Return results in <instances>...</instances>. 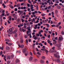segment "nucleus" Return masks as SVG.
Listing matches in <instances>:
<instances>
[{"label":"nucleus","mask_w":64,"mask_h":64,"mask_svg":"<svg viewBox=\"0 0 64 64\" xmlns=\"http://www.w3.org/2000/svg\"><path fill=\"white\" fill-rule=\"evenodd\" d=\"M21 9L22 10V9H24V10H25V9H26V6H24V7L22 6L21 7Z\"/></svg>","instance_id":"nucleus-11"},{"label":"nucleus","mask_w":64,"mask_h":64,"mask_svg":"<svg viewBox=\"0 0 64 64\" xmlns=\"http://www.w3.org/2000/svg\"><path fill=\"white\" fill-rule=\"evenodd\" d=\"M26 45H28V40L26 39Z\"/></svg>","instance_id":"nucleus-34"},{"label":"nucleus","mask_w":64,"mask_h":64,"mask_svg":"<svg viewBox=\"0 0 64 64\" xmlns=\"http://www.w3.org/2000/svg\"><path fill=\"white\" fill-rule=\"evenodd\" d=\"M36 36H40V34H36Z\"/></svg>","instance_id":"nucleus-62"},{"label":"nucleus","mask_w":64,"mask_h":64,"mask_svg":"<svg viewBox=\"0 0 64 64\" xmlns=\"http://www.w3.org/2000/svg\"><path fill=\"white\" fill-rule=\"evenodd\" d=\"M17 36H18V34L17 33H16L15 34L14 37H17Z\"/></svg>","instance_id":"nucleus-30"},{"label":"nucleus","mask_w":64,"mask_h":64,"mask_svg":"<svg viewBox=\"0 0 64 64\" xmlns=\"http://www.w3.org/2000/svg\"><path fill=\"white\" fill-rule=\"evenodd\" d=\"M57 43V42H54L53 43V44H56Z\"/></svg>","instance_id":"nucleus-58"},{"label":"nucleus","mask_w":64,"mask_h":64,"mask_svg":"<svg viewBox=\"0 0 64 64\" xmlns=\"http://www.w3.org/2000/svg\"><path fill=\"white\" fill-rule=\"evenodd\" d=\"M8 18L9 19L8 20L9 21H11V20H12V17L11 16H8Z\"/></svg>","instance_id":"nucleus-15"},{"label":"nucleus","mask_w":64,"mask_h":64,"mask_svg":"<svg viewBox=\"0 0 64 64\" xmlns=\"http://www.w3.org/2000/svg\"><path fill=\"white\" fill-rule=\"evenodd\" d=\"M17 32V30H14V32H13L14 34H15Z\"/></svg>","instance_id":"nucleus-40"},{"label":"nucleus","mask_w":64,"mask_h":64,"mask_svg":"<svg viewBox=\"0 0 64 64\" xmlns=\"http://www.w3.org/2000/svg\"><path fill=\"white\" fill-rule=\"evenodd\" d=\"M21 20L22 22H24V20L22 18Z\"/></svg>","instance_id":"nucleus-43"},{"label":"nucleus","mask_w":64,"mask_h":64,"mask_svg":"<svg viewBox=\"0 0 64 64\" xmlns=\"http://www.w3.org/2000/svg\"><path fill=\"white\" fill-rule=\"evenodd\" d=\"M28 2L29 3H30V4H32L31 3V1L30 0L28 1Z\"/></svg>","instance_id":"nucleus-46"},{"label":"nucleus","mask_w":64,"mask_h":64,"mask_svg":"<svg viewBox=\"0 0 64 64\" xmlns=\"http://www.w3.org/2000/svg\"><path fill=\"white\" fill-rule=\"evenodd\" d=\"M59 26V25L57 24L55 26V27H58Z\"/></svg>","instance_id":"nucleus-47"},{"label":"nucleus","mask_w":64,"mask_h":64,"mask_svg":"<svg viewBox=\"0 0 64 64\" xmlns=\"http://www.w3.org/2000/svg\"><path fill=\"white\" fill-rule=\"evenodd\" d=\"M3 54V52L2 51H1L0 52V55H1L2 54Z\"/></svg>","instance_id":"nucleus-49"},{"label":"nucleus","mask_w":64,"mask_h":64,"mask_svg":"<svg viewBox=\"0 0 64 64\" xmlns=\"http://www.w3.org/2000/svg\"><path fill=\"white\" fill-rule=\"evenodd\" d=\"M17 16H16L14 17V19L15 20H16L17 19Z\"/></svg>","instance_id":"nucleus-25"},{"label":"nucleus","mask_w":64,"mask_h":64,"mask_svg":"<svg viewBox=\"0 0 64 64\" xmlns=\"http://www.w3.org/2000/svg\"><path fill=\"white\" fill-rule=\"evenodd\" d=\"M8 37H10V35H11V34H10V33H8Z\"/></svg>","instance_id":"nucleus-53"},{"label":"nucleus","mask_w":64,"mask_h":64,"mask_svg":"<svg viewBox=\"0 0 64 64\" xmlns=\"http://www.w3.org/2000/svg\"><path fill=\"white\" fill-rule=\"evenodd\" d=\"M20 4L18 3V4L17 5H16V7H20Z\"/></svg>","instance_id":"nucleus-18"},{"label":"nucleus","mask_w":64,"mask_h":64,"mask_svg":"<svg viewBox=\"0 0 64 64\" xmlns=\"http://www.w3.org/2000/svg\"><path fill=\"white\" fill-rule=\"evenodd\" d=\"M58 12H59V11H58V10H55V13L56 14H57L58 13Z\"/></svg>","instance_id":"nucleus-20"},{"label":"nucleus","mask_w":64,"mask_h":64,"mask_svg":"<svg viewBox=\"0 0 64 64\" xmlns=\"http://www.w3.org/2000/svg\"><path fill=\"white\" fill-rule=\"evenodd\" d=\"M41 50H42V51H46V49L45 48H42L41 49Z\"/></svg>","instance_id":"nucleus-33"},{"label":"nucleus","mask_w":64,"mask_h":64,"mask_svg":"<svg viewBox=\"0 0 64 64\" xmlns=\"http://www.w3.org/2000/svg\"><path fill=\"white\" fill-rule=\"evenodd\" d=\"M50 10L51 11H53V9L51 8L50 9Z\"/></svg>","instance_id":"nucleus-54"},{"label":"nucleus","mask_w":64,"mask_h":64,"mask_svg":"<svg viewBox=\"0 0 64 64\" xmlns=\"http://www.w3.org/2000/svg\"><path fill=\"white\" fill-rule=\"evenodd\" d=\"M17 10H18L17 8H16L14 9V11H17Z\"/></svg>","instance_id":"nucleus-44"},{"label":"nucleus","mask_w":64,"mask_h":64,"mask_svg":"<svg viewBox=\"0 0 64 64\" xmlns=\"http://www.w3.org/2000/svg\"><path fill=\"white\" fill-rule=\"evenodd\" d=\"M57 61L58 63H59L60 62V60L59 59H57Z\"/></svg>","instance_id":"nucleus-27"},{"label":"nucleus","mask_w":64,"mask_h":64,"mask_svg":"<svg viewBox=\"0 0 64 64\" xmlns=\"http://www.w3.org/2000/svg\"><path fill=\"white\" fill-rule=\"evenodd\" d=\"M2 16H0V19L1 20V21H0V24L1 25H2V21H3V20L2 19Z\"/></svg>","instance_id":"nucleus-6"},{"label":"nucleus","mask_w":64,"mask_h":64,"mask_svg":"<svg viewBox=\"0 0 64 64\" xmlns=\"http://www.w3.org/2000/svg\"><path fill=\"white\" fill-rule=\"evenodd\" d=\"M0 49H1L2 50H3V46H2L1 47H0Z\"/></svg>","instance_id":"nucleus-39"},{"label":"nucleus","mask_w":64,"mask_h":64,"mask_svg":"<svg viewBox=\"0 0 64 64\" xmlns=\"http://www.w3.org/2000/svg\"><path fill=\"white\" fill-rule=\"evenodd\" d=\"M32 59H33V58H32V56H30L29 60L30 61H31Z\"/></svg>","instance_id":"nucleus-19"},{"label":"nucleus","mask_w":64,"mask_h":64,"mask_svg":"<svg viewBox=\"0 0 64 64\" xmlns=\"http://www.w3.org/2000/svg\"><path fill=\"white\" fill-rule=\"evenodd\" d=\"M43 32V30H40V31L39 32H38L39 34H41V32Z\"/></svg>","instance_id":"nucleus-14"},{"label":"nucleus","mask_w":64,"mask_h":64,"mask_svg":"<svg viewBox=\"0 0 64 64\" xmlns=\"http://www.w3.org/2000/svg\"><path fill=\"white\" fill-rule=\"evenodd\" d=\"M19 47H20L21 48H24V45L22 44L21 46H20V45H18Z\"/></svg>","instance_id":"nucleus-9"},{"label":"nucleus","mask_w":64,"mask_h":64,"mask_svg":"<svg viewBox=\"0 0 64 64\" xmlns=\"http://www.w3.org/2000/svg\"><path fill=\"white\" fill-rule=\"evenodd\" d=\"M13 15V17H15V16H15V14H12Z\"/></svg>","instance_id":"nucleus-57"},{"label":"nucleus","mask_w":64,"mask_h":64,"mask_svg":"<svg viewBox=\"0 0 64 64\" xmlns=\"http://www.w3.org/2000/svg\"><path fill=\"white\" fill-rule=\"evenodd\" d=\"M10 58H11V56H8L7 57V59H9L10 60Z\"/></svg>","instance_id":"nucleus-16"},{"label":"nucleus","mask_w":64,"mask_h":64,"mask_svg":"<svg viewBox=\"0 0 64 64\" xmlns=\"http://www.w3.org/2000/svg\"><path fill=\"white\" fill-rule=\"evenodd\" d=\"M9 31L10 34H13V31L12 30V28H10L9 29Z\"/></svg>","instance_id":"nucleus-4"},{"label":"nucleus","mask_w":64,"mask_h":64,"mask_svg":"<svg viewBox=\"0 0 64 64\" xmlns=\"http://www.w3.org/2000/svg\"><path fill=\"white\" fill-rule=\"evenodd\" d=\"M5 41L6 42H9V41H10V40L8 39H5Z\"/></svg>","instance_id":"nucleus-22"},{"label":"nucleus","mask_w":64,"mask_h":64,"mask_svg":"<svg viewBox=\"0 0 64 64\" xmlns=\"http://www.w3.org/2000/svg\"><path fill=\"white\" fill-rule=\"evenodd\" d=\"M10 8H11V9H13L14 8V6H10Z\"/></svg>","instance_id":"nucleus-45"},{"label":"nucleus","mask_w":64,"mask_h":64,"mask_svg":"<svg viewBox=\"0 0 64 64\" xmlns=\"http://www.w3.org/2000/svg\"><path fill=\"white\" fill-rule=\"evenodd\" d=\"M27 50V49H26V48H25L22 51L23 53H25L26 52V50Z\"/></svg>","instance_id":"nucleus-12"},{"label":"nucleus","mask_w":64,"mask_h":64,"mask_svg":"<svg viewBox=\"0 0 64 64\" xmlns=\"http://www.w3.org/2000/svg\"><path fill=\"white\" fill-rule=\"evenodd\" d=\"M19 25H18V28H20V27H22V26H23V24H21L20 23Z\"/></svg>","instance_id":"nucleus-7"},{"label":"nucleus","mask_w":64,"mask_h":64,"mask_svg":"<svg viewBox=\"0 0 64 64\" xmlns=\"http://www.w3.org/2000/svg\"><path fill=\"white\" fill-rule=\"evenodd\" d=\"M24 0H19V2H23V1Z\"/></svg>","instance_id":"nucleus-60"},{"label":"nucleus","mask_w":64,"mask_h":64,"mask_svg":"<svg viewBox=\"0 0 64 64\" xmlns=\"http://www.w3.org/2000/svg\"><path fill=\"white\" fill-rule=\"evenodd\" d=\"M36 10H38L39 7H38V5H36Z\"/></svg>","instance_id":"nucleus-36"},{"label":"nucleus","mask_w":64,"mask_h":64,"mask_svg":"<svg viewBox=\"0 0 64 64\" xmlns=\"http://www.w3.org/2000/svg\"><path fill=\"white\" fill-rule=\"evenodd\" d=\"M6 50H9V49H10V48H9V46H7L6 47Z\"/></svg>","instance_id":"nucleus-17"},{"label":"nucleus","mask_w":64,"mask_h":64,"mask_svg":"<svg viewBox=\"0 0 64 64\" xmlns=\"http://www.w3.org/2000/svg\"><path fill=\"white\" fill-rule=\"evenodd\" d=\"M49 52L50 53H53V52H57V51L56 50H54L52 49H50L49 51Z\"/></svg>","instance_id":"nucleus-2"},{"label":"nucleus","mask_w":64,"mask_h":64,"mask_svg":"<svg viewBox=\"0 0 64 64\" xmlns=\"http://www.w3.org/2000/svg\"><path fill=\"white\" fill-rule=\"evenodd\" d=\"M56 8L58 9H61V6H60L58 5L56 6Z\"/></svg>","instance_id":"nucleus-13"},{"label":"nucleus","mask_w":64,"mask_h":64,"mask_svg":"<svg viewBox=\"0 0 64 64\" xmlns=\"http://www.w3.org/2000/svg\"><path fill=\"white\" fill-rule=\"evenodd\" d=\"M2 14H1L0 16H4V15H5V14H4V13L5 12V10H2Z\"/></svg>","instance_id":"nucleus-8"},{"label":"nucleus","mask_w":64,"mask_h":64,"mask_svg":"<svg viewBox=\"0 0 64 64\" xmlns=\"http://www.w3.org/2000/svg\"><path fill=\"white\" fill-rule=\"evenodd\" d=\"M22 31L23 32H25V31H26V30H25V29L22 28Z\"/></svg>","instance_id":"nucleus-32"},{"label":"nucleus","mask_w":64,"mask_h":64,"mask_svg":"<svg viewBox=\"0 0 64 64\" xmlns=\"http://www.w3.org/2000/svg\"><path fill=\"white\" fill-rule=\"evenodd\" d=\"M59 40H58V42L59 43L61 42V41H63V38L62 37V36H61V37H59Z\"/></svg>","instance_id":"nucleus-1"},{"label":"nucleus","mask_w":64,"mask_h":64,"mask_svg":"<svg viewBox=\"0 0 64 64\" xmlns=\"http://www.w3.org/2000/svg\"><path fill=\"white\" fill-rule=\"evenodd\" d=\"M7 22H8V24H10V23H11L10 22V21H9V20H8Z\"/></svg>","instance_id":"nucleus-51"},{"label":"nucleus","mask_w":64,"mask_h":64,"mask_svg":"<svg viewBox=\"0 0 64 64\" xmlns=\"http://www.w3.org/2000/svg\"><path fill=\"white\" fill-rule=\"evenodd\" d=\"M27 54H28V51H27L26 53L25 54V56H27Z\"/></svg>","instance_id":"nucleus-42"},{"label":"nucleus","mask_w":64,"mask_h":64,"mask_svg":"<svg viewBox=\"0 0 64 64\" xmlns=\"http://www.w3.org/2000/svg\"><path fill=\"white\" fill-rule=\"evenodd\" d=\"M11 57L12 58H13V57H14V55L13 54H12L11 56Z\"/></svg>","instance_id":"nucleus-63"},{"label":"nucleus","mask_w":64,"mask_h":64,"mask_svg":"<svg viewBox=\"0 0 64 64\" xmlns=\"http://www.w3.org/2000/svg\"><path fill=\"white\" fill-rule=\"evenodd\" d=\"M11 61L10 60H8L7 62V64H9L10 63V62Z\"/></svg>","instance_id":"nucleus-26"},{"label":"nucleus","mask_w":64,"mask_h":64,"mask_svg":"<svg viewBox=\"0 0 64 64\" xmlns=\"http://www.w3.org/2000/svg\"><path fill=\"white\" fill-rule=\"evenodd\" d=\"M3 11V9L0 10V13H2V11Z\"/></svg>","instance_id":"nucleus-59"},{"label":"nucleus","mask_w":64,"mask_h":64,"mask_svg":"<svg viewBox=\"0 0 64 64\" xmlns=\"http://www.w3.org/2000/svg\"><path fill=\"white\" fill-rule=\"evenodd\" d=\"M41 58L42 59H43V60H44V59L45 58L44 56H42Z\"/></svg>","instance_id":"nucleus-31"},{"label":"nucleus","mask_w":64,"mask_h":64,"mask_svg":"<svg viewBox=\"0 0 64 64\" xmlns=\"http://www.w3.org/2000/svg\"><path fill=\"white\" fill-rule=\"evenodd\" d=\"M20 13L21 14H22V13H23V10H20Z\"/></svg>","instance_id":"nucleus-48"},{"label":"nucleus","mask_w":64,"mask_h":64,"mask_svg":"<svg viewBox=\"0 0 64 64\" xmlns=\"http://www.w3.org/2000/svg\"><path fill=\"white\" fill-rule=\"evenodd\" d=\"M24 38H27V35H25Z\"/></svg>","instance_id":"nucleus-56"},{"label":"nucleus","mask_w":64,"mask_h":64,"mask_svg":"<svg viewBox=\"0 0 64 64\" xmlns=\"http://www.w3.org/2000/svg\"><path fill=\"white\" fill-rule=\"evenodd\" d=\"M61 33L62 34V35H64V31H62Z\"/></svg>","instance_id":"nucleus-29"},{"label":"nucleus","mask_w":64,"mask_h":64,"mask_svg":"<svg viewBox=\"0 0 64 64\" xmlns=\"http://www.w3.org/2000/svg\"><path fill=\"white\" fill-rule=\"evenodd\" d=\"M38 25L39 26H41V24H40V23H38Z\"/></svg>","instance_id":"nucleus-55"},{"label":"nucleus","mask_w":64,"mask_h":64,"mask_svg":"<svg viewBox=\"0 0 64 64\" xmlns=\"http://www.w3.org/2000/svg\"><path fill=\"white\" fill-rule=\"evenodd\" d=\"M27 5L28 7H30V4H27Z\"/></svg>","instance_id":"nucleus-50"},{"label":"nucleus","mask_w":64,"mask_h":64,"mask_svg":"<svg viewBox=\"0 0 64 64\" xmlns=\"http://www.w3.org/2000/svg\"><path fill=\"white\" fill-rule=\"evenodd\" d=\"M23 42H24V41L22 39L20 40V42L21 43H23Z\"/></svg>","instance_id":"nucleus-23"},{"label":"nucleus","mask_w":64,"mask_h":64,"mask_svg":"<svg viewBox=\"0 0 64 64\" xmlns=\"http://www.w3.org/2000/svg\"><path fill=\"white\" fill-rule=\"evenodd\" d=\"M35 21V18H33V19H31V21L32 22H34V21Z\"/></svg>","instance_id":"nucleus-24"},{"label":"nucleus","mask_w":64,"mask_h":64,"mask_svg":"<svg viewBox=\"0 0 64 64\" xmlns=\"http://www.w3.org/2000/svg\"><path fill=\"white\" fill-rule=\"evenodd\" d=\"M56 46L58 48V49H60V48H59L61 46V44H56Z\"/></svg>","instance_id":"nucleus-3"},{"label":"nucleus","mask_w":64,"mask_h":64,"mask_svg":"<svg viewBox=\"0 0 64 64\" xmlns=\"http://www.w3.org/2000/svg\"><path fill=\"white\" fill-rule=\"evenodd\" d=\"M45 51H46V54H47V53H48V52H49V51H48V50H46V49Z\"/></svg>","instance_id":"nucleus-37"},{"label":"nucleus","mask_w":64,"mask_h":64,"mask_svg":"<svg viewBox=\"0 0 64 64\" xmlns=\"http://www.w3.org/2000/svg\"><path fill=\"white\" fill-rule=\"evenodd\" d=\"M54 56L55 57H57V55L56 54H54Z\"/></svg>","instance_id":"nucleus-41"},{"label":"nucleus","mask_w":64,"mask_h":64,"mask_svg":"<svg viewBox=\"0 0 64 64\" xmlns=\"http://www.w3.org/2000/svg\"><path fill=\"white\" fill-rule=\"evenodd\" d=\"M19 61H20L18 59H16V60L15 62L16 63H18V62H19Z\"/></svg>","instance_id":"nucleus-10"},{"label":"nucleus","mask_w":64,"mask_h":64,"mask_svg":"<svg viewBox=\"0 0 64 64\" xmlns=\"http://www.w3.org/2000/svg\"><path fill=\"white\" fill-rule=\"evenodd\" d=\"M26 29H28L29 33H31V29H30V27L29 26L27 27Z\"/></svg>","instance_id":"nucleus-5"},{"label":"nucleus","mask_w":64,"mask_h":64,"mask_svg":"<svg viewBox=\"0 0 64 64\" xmlns=\"http://www.w3.org/2000/svg\"><path fill=\"white\" fill-rule=\"evenodd\" d=\"M30 54L31 56H33V54H32V52H30Z\"/></svg>","instance_id":"nucleus-38"},{"label":"nucleus","mask_w":64,"mask_h":64,"mask_svg":"<svg viewBox=\"0 0 64 64\" xmlns=\"http://www.w3.org/2000/svg\"><path fill=\"white\" fill-rule=\"evenodd\" d=\"M39 22V20H37L36 21V23H38Z\"/></svg>","instance_id":"nucleus-61"},{"label":"nucleus","mask_w":64,"mask_h":64,"mask_svg":"<svg viewBox=\"0 0 64 64\" xmlns=\"http://www.w3.org/2000/svg\"><path fill=\"white\" fill-rule=\"evenodd\" d=\"M40 62L41 63H44V61L42 60H40Z\"/></svg>","instance_id":"nucleus-21"},{"label":"nucleus","mask_w":64,"mask_h":64,"mask_svg":"<svg viewBox=\"0 0 64 64\" xmlns=\"http://www.w3.org/2000/svg\"><path fill=\"white\" fill-rule=\"evenodd\" d=\"M45 14H41V15L42 16H45Z\"/></svg>","instance_id":"nucleus-52"},{"label":"nucleus","mask_w":64,"mask_h":64,"mask_svg":"<svg viewBox=\"0 0 64 64\" xmlns=\"http://www.w3.org/2000/svg\"><path fill=\"white\" fill-rule=\"evenodd\" d=\"M32 15H34L35 14V12H32Z\"/></svg>","instance_id":"nucleus-64"},{"label":"nucleus","mask_w":64,"mask_h":64,"mask_svg":"<svg viewBox=\"0 0 64 64\" xmlns=\"http://www.w3.org/2000/svg\"><path fill=\"white\" fill-rule=\"evenodd\" d=\"M8 46H11L12 45V44L11 43H8Z\"/></svg>","instance_id":"nucleus-35"},{"label":"nucleus","mask_w":64,"mask_h":64,"mask_svg":"<svg viewBox=\"0 0 64 64\" xmlns=\"http://www.w3.org/2000/svg\"><path fill=\"white\" fill-rule=\"evenodd\" d=\"M46 26H47V27L48 28L49 27H50V26L49 25V24H46Z\"/></svg>","instance_id":"nucleus-28"}]
</instances>
